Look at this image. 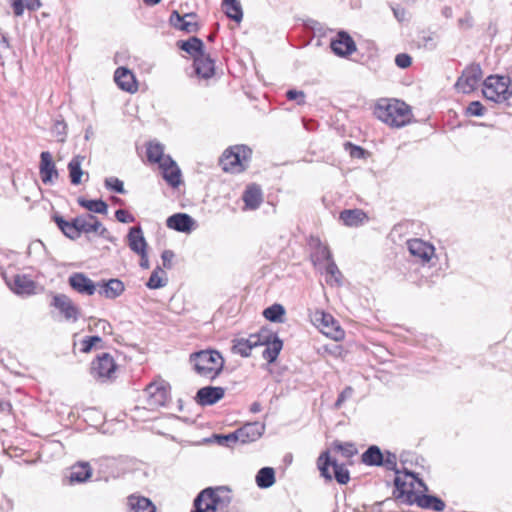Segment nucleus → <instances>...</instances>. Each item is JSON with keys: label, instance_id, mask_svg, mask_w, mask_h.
Listing matches in <instances>:
<instances>
[{"label": "nucleus", "instance_id": "39", "mask_svg": "<svg viewBox=\"0 0 512 512\" xmlns=\"http://www.w3.org/2000/svg\"><path fill=\"white\" fill-rule=\"evenodd\" d=\"M256 484L259 488L267 489L275 483V471L271 467L261 468L256 475Z\"/></svg>", "mask_w": 512, "mask_h": 512}, {"label": "nucleus", "instance_id": "50", "mask_svg": "<svg viewBox=\"0 0 512 512\" xmlns=\"http://www.w3.org/2000/svg\"><path fill=\"white\" fill-rule=\"evenodd\" d=\"M485 112L484 106L479 101L471 102L466 108V114L469 116H483Z\"/></svg>", "mask_w": 512, "mask_h": 512}, {"label": "nucleus", "instance_id": "2", "mask_svg": "<svg viewBox=\"0 0 512 512\" xmlns=\"http://www.w3.org/2000/svg\"><path fill=\"white\" fill-rule=\"evenodd\" d=\"M374 114L383 123L396 128L407 125L412 117L410 107L397 99H380Z\"/></svg>", "mask_w": 512, "mask_h": 512}, {"label": "nucleus", "instance_id": "14", "mask_svg": "<svg viewBox=\"0 0 512 512\" xmlns=\"http://www.w3.org/2000/svg\"><path fill=\"white\" fill-rule=\"evenodd\" d=\"M92 374L94 377L106 380L114 377L117 365L109 353H102L92 362Z\"/></svg>", "mask_w": 512, "mask_h": 512}, {"label": "nucleus", "instance_id": "20", "mask_svg": "<svg viewBox=\"0 0 512 512\" xmlns=\"http://www.w3.org/2000/svg\"><path fill=\"white\" fill-rule=\"evenodd\" d=\"M225 395L222 387L206 386L200 388L196 393V401L201 406H209L217 403Z\"/></svg>", "mask_w": 512, "mask_h": 512}, {"label": "nucleus", "instance_id": "29", "mask_svg": "<svg viewBox=\"0 0 512 512\" xmlns=\"http://www.w3.org/2000/svg\"><path fill=\"white\" fill-rule=\"evenodd\" d=\"M195 73L204 79H209L214 75V61L205 53H202L194 59Z\"/></svg>", "mask_w": 512, "mask_h": 512}, {"label": "nucleus", "instance_id": "1", "mask_svg": "<svg viewBox=\"0 0 512 512\" xmlns=\"http://www.w3.org/2000/svg\"><path fill=\"white\" fill-rule=\"evenodd\" d=\"M411 478L409 484L402 480V477L397 475L394 480L396 489L399 491L398 497L406 495V500L410 504H416L418 507L436 512H441L445 509V503L437 496L425 494L428 491L427 485L413 473H407L405 478Z\"/></svg>", "mask_w": 512, "mask_h": 512}, {"label": "nucleus", "instance_id": "59", "mask_svg": "<svg viewBox=\"0 0 512 512\" xmlns=\"http://www.w3.org/2000/svg\"><path fill=\"white\" fill-rule=\"evenodd\" d=\"M78 315L79 309L70 300L66 299V320L72 319L75 321Z\"/></svg>", "mask_w": 512, "mask_h": 512}, {"label": "nucleus", "instance_id": "13", "mask_svg": "<svg viewBox=\"0 0 512 512\" xmlns=\"http://www.w3.org/2000/svg\"><path fill=\"white\" fill-rule=\"evenodd\" d=\"M122 464L123 460L121 458L102 457L97 459L95 465L97 466L99 479L108 481L110 478L119 477L124 472L121 467Z\"/></svg>", "mask_w": 512, "mask_h": 512}, {"label": "nucleus", "instance_id": "3", "mask_svg": "<svg viewBox=\"0 0 512 512\" xmlns=\"http://www.w3.org/2000/svg\"><path fill=\"white\" fill-rule=\"evenodd\" d=\"M231 501V491L224 486L208 487L195 498V504L209 512H228Z\"/></svg>", "mask_w": 512, "mask_h": 512}, {"label": "nucleus", "instance_id": "33", "mask_svg": "<svg viewBox=\"0 0 512 512\" xmlns=\"http://www.w3.org/2000/svg\"><path fill=\"white\" fill-rule=\"evenodd\" d=\"M246 208L255 210L262 202V191L257 185H250L246 188L242 197Z\"/></svg>", "mask_w": 512, "mask_h": 512}, {"label": "nucleus", "instance_id": "52", "mask_svg": "<svg viewBox=\"0 0 512 512\" xmlns=\"http://www.w3.org/2000/svg\"><path fill=\"white\" fill-rule=\"evenodd\" d=\"M474 25L472 14L467 11L461 18L458 19V27L461 30L471 29Z\"/></svg>", "mask_w": 512, "mask_h": 512}, {"label": "nucleus", "instance_id": "10", "mask_svg": "<svg viewBox=\"0 0 512 512\" xmlns=\"http://www.w3.org/2000/svg\"><path fill=\"white\" fill-rule=\"evenodd\" d=\"M313 323L324 335L335 341H340L345 337L344 330L329 313L316 311L313 315Z\"/></svg>", "mask_w": 512, "mask_h": 512}, {"label": "nucleus", "instance_id": "48", "mask_svg": "<svg viewBox=\"0 0 512 512\" xmlns=\"http://www.w3.org/2000/svg\"><path fill=\"white\" fill-rule=\"evenodd\" d=\"M159 273H164V271L160 267H157L152 272V274L150 275V277L148 279V282L146 284L148 288L158 289V288L165 286L166 282L162 277H160Z\"/></svg>", "mask_w": 512, "mask_h": 512}, {"label": "nucleus", "instance_id": "4", "mask_svg": "<svg viewBox=\"0 0 512 512\" xmlns=\"http://www.w3.org/2000/svg\"><path fill=\"white\" fill-rule=\"evenodd\" d=\"M190 361L196 373L208 379H214L223 369L224 360L221 354L214 350H205L193 353Z\"/></svg>", "mask_w": 512, "mask_h": 512}, {"label": "nucleus", "instance_id": "41", "mask_svg": "<svg viewBox=\"0 0 512 512\" xmlns=\"http://www.w3.org/2000/svg\"><path fill=\"white\" fill-rule=\"evenodd\" d=\"M51 306V316L57 320L62 321L64 318V296L63 295H54L50 302Z\"/></svg>", "mask_w": 512, "mask_h": 512}, {"label": "nucleus", "instance_id": "17", "mask_svg": "<svg viewBox=\"0 0 512 512\" xmlns=\"http://www.w3.org/2000/svg\"><path fill=\"white\" fill-rule=\"evenodd\" d=\"M68 281L73 290L79 294L92 296L97 291V283L95 284L84 273H73Z\"/></svg>", "mask_w": 512, "mask_h": 512}, {"label": "nucleus", "instance_id": "40", "mask_svg": "<svg viewBox=\"0 0 512 512\" xmlns=\"http://www.w3.org/2000/svg\"><path fill=\"white\" fill-rule=\"evenodd\" d=\"M222 6L226 16L236 22L243 18V11L238 0H223Z\"/></svg>", "mask_w": 512, "mask_h": 512}, {"label": "nucleus", "instance_id": "61", "mask_svg": "<svg viewBox=\"0 0 512 512\" xmlns=\"http://www.w3.org/2000/svg\"><path fill=\"white\" fill-rule=\"evenodd\" d=\"M10 5L15 16L20 17L23 15L26 8V3L24 4L23 0H10Z\"/></svg>", "mask_w": 512, "mask_h": 512}, {"label": "nucleus", "instance_id": "56", "mask_svg": "<svg viewBox=\"0 0 512 512\" xmlns=\"http://www.w3.org/2000/svg\"><path fill=\"white\" fill-rule=\"evenodd\" d=\"M353 395V388L350 386H347L338 396L336 402H335V408L339 409L342 404L349 398H351Z\"/></svg>", "mask_w": 512, "mask_h": 512}, {"label": "nucleus", "instance_id": "16", "mask_svg": "<svg viewBox=\"0 0 512 512\" xmlns=\"http://www.w3.org/2000/svg\"><path fill=\"white\" fill-rule=\"evenodd\" d=\"M331 49L336 55L345 57L356 51V44L347 32L340 31L331 41Z\"/></svg>", "mask_w": 512, "mask_h": 512}, {"label": "nucleus", "instance_id": "34", "mask_svg": "<svg viewBox=\"0 0 512 512\" xmlns=\"http://www.w3.org/2000/svg\"><path fill=\"white\" fill-rule=\"evenodd\" d=\"M367 219V215L360 209L344 210L340 213V220L349 227L360 226Z\"/></svg>", "mask_w": 512, "mask_h": 512}, {"label": "nucleus", "instance_id": "36", "mask_svg": "<svg viewBox=\"0 0 512 512\" xmlns=\"http://www.w3.org/2000/svg\"><path fill=\"white\" fill-rule=\"evenodd\" d=\"M361 461L367 466H381L384 462V453L378 446L372 445L362 454Z\"/></svg>", "mask_w": 512, "mask_h": 512}, {"label": "nucleus", "instance_id": "37", "mask_svg": "<svg viewBox=\"0 0 512 512\" xmlns=\"http://www.w3.org/2000/svg\"><path fill=\"white\" fill-rule=\"evenodd\" d=\"M178 47L190 54L194 58L202 53H204V44L201 39L197 37H191L186 41H178Z\"/></svg>", "mask_w": 512, "mask_h": 512}, {"label": "nucleus", "instance_id": "46", "mask_svg": "<svg viewBox=\"0 0 512 512\" xmlns=\"http://www.w3.org/2000/svg\"><path fill=\"white\" fill-rule=\"evenodd\" d=\"M333 449L340 452L343 457L348 459L357 454V448L350 442L341 443L339 441H335L333 443Z\"/></svg>", "mask_w": 512, "mask_h": 512}, {"label": "nucleus", "instance_id": "53", "mask_svg": "<svg viewBox=\"0 0 512 512\" xmlns=\"http://www.w3.org/2000/svg\"><path fill=\"white\" fill-rule=\"evenodd\" d=\"M217 443L222 446H230V444L239 442V438L236 435V431L228 435L216 436Z\"/></svg>", "mask_w": 512, "mask_h": 512}, {"label": "nucleus", "instance_id": "54", "mask_svg": "<svg viewBox=\"0 0 512 512\" xmlns=\"http://www.w3.org/2000/svg\"><path fill=\"white\" fill-rule=\"evenodd\" d=\"M94 328L101 331L105 335H111L113 333L112 325L104 319H98L95 321Z\"/></svg>", "mask_w": 512, "mask_h": 512}, {"label": "nucleus", "instance_id": "9", "mask_svg": "<svg viewBox=\"0 0 512 512\" xmlns=\"http://www.w3.org/2000/svg\"><path fill=\"white\" fill-rule=\"evenodd\" d=\"M147 404L152 408L164 406L170 394V385L161 378L148 384L144 390Z\"/></svg>", "mask_w": 512, "mask_h": 512}, {"label": "nucleus", "instance_id": "55", "mask_svg": "<svg viewBox=\"0 0 512 512\" xmlns=\"http://www.w3.org/2000/svg\"><path fill=\"white\" fill-rule=\"evenodd\" d=\"M381 466H385L388 470H396L397 457L394 453L387 451L384 454V462Z\"/></svg>", "mask_w": 512, "mask_h": 512}, {"label": "nucleus", "instance_id": "35", "mask_svg": "<svg viewBox=\"0 0 512 512\" xmlns=\"http://www.w3.org/2000/svg\"><path fill=\"white\" fill-rule=\"evenodd\" d=\"M102 338L99 336H86L80 341L74 340L73 349L81 353H89L93 349L102 348Z\"/></svg>", "mask_w": 512, "mask_h": 512}, {"label": "nucleus", "instance_id": "21", "mask_svg": "<svg viewBox=\"0 0 512 512\" xmlns=\"http://www.w3.org/2000/svg\"><path fill=\"white\" fill-rule=\"evenodd\" d=\"M195 18V13H187L184 16H181L177 11H173L170 15V24L176 29L192 33L199 29L197 22L192 21V19Z\"/></svg>", "mask_w": 512, "mask_h": 512}, {"label": "nucleus", "instance_id": "38", "mask_svg": "<svg viewBox=\"0 0 512 512\" xmlns=\"http://www.w3.org/2000/svg\"><path fill=\"white\" fill-rule=\"evenodd\" d=\"M147 158L152 163L163 164L168 155L164 154V146L156 141H151L147 145Z\"/></svg>", "mask_w": 512, "mask_h": 512}, {"label": "nucleus", "instance_id": "63", "mask_svg": "<svg viewBox=\"0 0 512 512\" xmlns=\"http://www.w3.org/2000/svg\"><path fill=\"white\" fill-rule=\"evenodd\" d=\"M393 13L398 21L402 22V21L406 20V11L404 8L395 7V8H393Z\"/></svg>", "mask_w": 512, "mask_h": 512}, {"label": "nucleus", "instance_id": "26", "mask_svg": "<svg viewBox=\"0 0 512 512\" xmlns=\"http://www.w3.org/2000/svg\"><path fill=\"white\" fill-rule=\"evenodd\" d=\"M85 160V156L76 155L68 163L69 178L73 185H79L89 179L88 172H84L82 169V163Z\"/></svg>", "mask_w": 512, "mask_h": 512}, {"label": "nucleus", "instance_id": "49", "mask_svg": "<svg viewBox=\"0 0 512 512\" xmlns=\"http://www.w3.org/2000/svg\"><path fill=\"white\" fill-rule=\"evenodd\" d=\"M325 270H326V273L328 275L331 276V278L334 279V282L336 284H340V277H341V272L339 271L336 263L332 260H330L329 262L325 263Z\"/></svg>", "mask_w": 512, "mask_h": 512}, {"label": "nucleus", "instance_id": "23", "mask_svg": "<svg viewBox=\"0 0 512 512\" xmlns=\"http://www.w3.org/2000/svg\"><path fill=\"white\" fill-rule=\"evenodd\" d=\"M10 289L18 295H32L35 293V282L26 275L17 274L11 281H7Z\"/></svg>", "mask_w": 512, "mask_h": 512}, {"label": "nucleus", "instance_id": "60", "mask_svg": "<svg viewBox=\"0 0 512 512\" xmlns=\"http://www.w3.org/2000/svg\"><path fill=\"white\" fill-rule=\"evenodd\" d=\"M395 63L400 68H407L412 63V58L406 53H400L395 57Z\"/></svg>", "mask_w": 512, "mask_h": 512}, {"label": "nucleus", "instance_id": "27", "mask_svg": "<svg viewBox=\"0 0 512 512\" xmlns=\"http://www.w3.org/2000/svg\"><path fill=\"white\" fill-rule=\"evenodd\" d=\"M159 167L162 169L163 178L169 185L177 187L181 183V171L170 156H167L163 164Z\"/></svg>", "mask_w": 512, "mask_h": 512}, {"label": "nucleus", "instance_id": "43", "mask_svg": "<svg viewBox=\"0 0 512 512\" xmlns=\"http://www.w3.org/2000/svg\"><path fill=\"white\" fill-rule=\"evenodd\" d=\"M81 206L86 208L90 212L106 214L108 210L107 204L102 200H84L79 199Z\"/></svg>", "mask_w": 512, "mask_h": 512}, {"label": "nucleus", "instance_id": "47", "mask_svg": "<svg viewBox=\"0 0 512 512\" xmlns=\"http://www.w3.org/2000/svg\"><path fill=\"white\" fill-rule=\"evenodd\" d=\"M27 253L29 256L35 257L36 259L40 260L46 253V247L41 240H34L29 244L27 248Z\"/></svg>", "mask_w": 512, "mask_h": 512}, {"label": "nucleus", "instance_id": "11", "mask_svg": "<svg viewBox=\"0 0 512 512\" xmlns=\"http://www.w3.org/2000/svg\"><path fill=\"white\" fill-rule=\"evenodd\" d=\"M270 334L268 328H262L259 332L251 334L248 338H238L233 341L232 350L235 354L248 357L253 348L259 346L260 342H267Z\"/></svg>", "mask_w": 512, "mask_h": 512}, {"label": "nucleus", "instance_id": "7", "mask_svg": "<svg viewBox=\"0 0 512 512\" xmlns=\"http://www.w3.org/2000/svg\"><path fill=\"white\" fill-rule=\"evenodd\" d=\"M74 230L76 233H97L98 235L107 238L108 230L102 223L92 214H85L76 217L72 222L66 221V237L74 239L75 236L68 232Z\"/></svg>", "mask_w": 512, "mask_h": 512}, {"label": "nucleus", "instance_id": "42", "mask_svg": "<svg viewBox=\"0 0 512 512\" xmlns=\"http://www.w3.org/2000/svg\"><path fill=\"white\" fill-rule=\"evenodd\" d=\"M285 314V309L281 304H273L263 311V315L271 322H282V317Z\"/></svg>", "mask_w": 512, "mask_h": 512}, {"label": "nucleus", "instance_id": "24", "mask_svg": "<svg viewBox=\"0 0 512 512\" xmlns=\"http://www.w3.org/2000/svg\"><path fill=\"white\" fill-rule=\"evenodd\" d=\"M195 224L194 219L186 213H176L166 220L168 228L182 233H189Z\"/></svg>", "mask_w": 512, "mask_h": 512}, {"label": "nucleus", "instance_id": "19", "mask_svg": "<svg viewBox=\"0 0 512 512\" xmlns=\"http://www.w3.org/2000/svg\"><path fill=\"white\" fill-rule=\"evenodd\" d=\"M114 81L123 91L135 93L138 90L134 73L125 67H118L116 69L114 73Z\"/></svg>", "mask_w": 512, "mask_h": 512}, {"label": "nucleus", "instance_id": "8", "mask_svg": "<svg viewBox=\"0 0 512 512\" xmlns=\"http://www.w3.org/2000/svg\"><path fill=\"white\" fill-rule=\"evenodd\" d=\"M509 79L503 76H489L483 83V95L493 102H502L509 99L512 91L508 86Z\"/></svg>", "mask_w": 512, "mask_h": 512}, {"label": "nucleus", "instance_id": "6", "mask_svg": "<svg viewBox=\"0 0 512 512\" xmlns=\"http://www.w3.org/2000/svg\"><path fill=\"white\" fill-rule=\"evenodd\" d=\"M317 466L321 476L327 480H332L334 477L339 484H347L350 480L348 469L344 464H339L335 459H332L329 455V451H324L320 454L317 460Z\"/></svg>", "mask_w": 512, "mask_h": 512}, {"label": "nucleus", "instance_id": "51", "mask_svg": "<svg viewBox=\"0 0 512 512\" xmlns=\"http://www.w3.org/2000/svg\"><path fill=\"white\" fill-rule=\"evenodd\" d=\"M105 185L108 189L117 193H125L123 182L116 177H109L105 180Z\"/></svg>", "mask_w": 512, "mask_h": 512}, {"label": "nucleus", "instance_id": "22", "mask_svg": "<svg viewBox=\"0 0 512 512\" xmlns=\"http://www.w3.org/2000/svg\"><path fill=\"white\" fill-rule=\"evenodd\" d=\"M268 333L270 334L269 340L267 342H260L259 346H264L262 357L267 360L268 363H273L277 359L283 347V343L270 329H268Z\"/></svg>", "mask_w": 512, "mask_h": 512}, {"label": "nucleus", "instance_id": "5", "mask_svg": "<svg viewBox=\"0 0 512 512\" xmlns=\"http://www.w3.org/2000/svg\"><path fill=\"white\" fill-rule=\"evenodd\" d=\"M251 154V149L246 145L231 146L223 152L220 165L226 172L240 173L248 166Z\"/></svg>", "mask_w": 512, "mask_h": 512}, {"label": "nucleus", "instance_id": "64", "mask_svg": "<svg viewBox=\"0 0 512 512\" xmlns=\"http://www.w3.org/2000/svg\"><path fill=\"white\" fill-rule=\"evenodd\" d=\"M138 255L140 256V266L144 269H148L149 268V259H148L147 250L143 251V253H138Z\"/></svg>", "mask_w": 512, "mask_h": 512}, {"label": "nucleus", "instance_id": "30", "mask_svg": "<svg viewBox=\"0 0 512 512\" xmlns=\"http://www.w3.org/2000/svg\"><path fill=\"white\" fill-rule=\"evenodd\" d=\"M128 246L136 254L147 250V242L140 226L131 227L128 235Z\"/></svg>", "mask_w": 512, "mask_h": 512}, {"label": "nucleus", "instance_id": "18", "mask_svg": "<svg viewBox=\"0 0 512 512\" xmlns=\"http://www.w3.org/2000/svg\"><path fill=\"white\" fill-rule=\"evenodd\" d=\"M265 431V425L260 422L246 423L236 430L240 443H249L258 440Z\"/></svg>", "mask_w": 512, "mask_h": 512}, {"label": "nucleus", "instance_id": "44", "mask_svg": "<svg viewBox=\"0 0 512 512\" xmlns=\"http://www.w3.org/2000/svg\"><path fill=\"white\" fill-rule=\"evenodd\" d=\"M438 35L435 32L423 33L418 40V46L426 50H435L438 46Z\"/></svg>", "mask_w": 512, "mask_h": 512}, {"label": "nucleus", "instance_id": "15", "mask_svg": "<svg viewBox=\"0 0 512 512\" xmlns=\"http://www.w3.org/2000/svg\"><path fill=\"white\" fill-rule=\"evenodd\" d=\"M407 248L410 254L419 259L423 264L430 262L435 256L434 246L422 239L415 238L408 240Z\"/></svg>", "mask_w": 512, "mask_h": 512}, {"label": "nucleus", "instance_id": "12", "mask_svg": "<svg viewBox=\"0 0 512 512\" xmlns=\"http://www.w3.org/2000/svg\"><path fill=\"white\" fill-rule=\"evenodd\" d=\"M483 77L479 64H471L466 67L456 81L455 87L462 93L468 94L474 91Z\"/></svg>", "mask_w": 512, "mask_h": 512}, {"label": "nucleus", "instance_id": "28", "mask_svg": "<svg viewBox=\"0 0 512 512\" xmlns=\"http://www.w3.org/2000/svg\"><path fill=\"white\" fill-rule=\"evenodd\" d=\"M128 512H156V507L149 498L132 494L127 497Z\"/></svg>", "mask_w": 512, "mask_h": 512}, {"label": "nucleus", "instance_id": "45", "mask_svg": "<svg viewBox=\"0 0 512 512\" xmlns=\"http://www.w3.org/2000/svg\"><path fill=\"white\" fill-rule=\"evenodd\" d=\"M312 260L315 265L327 263L332 260V254L326 245L319 243L314 253L312 254Z\"/></svg>", "mask_w": 512, "mask_h": 512}, {"label": "nucleus", "instance_id": "25", "mask_svg": "<svg viewBox=\"0 0 512 512\" xmlns=\"http://www.w3.org/2000/svg\"><path fill=\"white\" fill-rule=\"evenodd\" d=\"M124 290L125 286L119 279H110L108 281H100L97 283L98 294L107 299H115L119 297Z\"/></svg>", "mask_w": 512, "mask_h": 512}, {"label": "nucleus", "instance_id": "32", "mask_svg": "<svg viewBox=\"0 0 512 512\" xmlns=\"http://www.w3.org/2000/svg\"><path fill=\"white\" fill-rule=\"evenodd\" d=\"M40 175L42 181L47 184L52 181L53 177H57L58 173L55 169L52 155L48 151H44L40 155Z\"/></svg>", "mask_w": 512, "mask_h": 512}, {"label": "nucleus", "instance_id": "58", "mask_svg": "<svg viewBox=\"0 0 512 512\" xmlns=\"http://www.w3.org/2000/svg\"><path fill=\"white\" fill-rule=\"evenodd\" d=\"M116 219L121 223H132L135 221V217L124 209H119L115 212Z\"/></svg>", "mask_w": 512, "mask_h": 512}, {"label": "nucleus", "instance_id": "57", "mask_svg": "<svg viewBox=\"0 0 512 512\" xmlns=\"http://www.w3.org/2000/svg\"><path fill=\"white\" fill-rule=\"evenodd\" d=\"M286 97L288 100H296L299 105H303L305 103V94L303 91L299 90H288L286 92Z\"/></svg>", "mask_w": 512, "mask_h": 512}, {"label": "nucleus", "instance_id": "31", "mask_svg": "<svg viewBox=\"0 0 512 512\" xmlns=\"http://www.w3.org/2000/svg\"><path fill=\"white\" fill-rule=\"evenodd\" d=\"M92 476V468L89 462H78L71 466L69 482L70 483H84Z\"/></svg>", "mask_w": 512, "mask_h": 512}, {"label": "nucleus", "instance_id": "62", "mask_svg": "<svg viewBox=\"0 0 512 512\" xmlns=\"http://www.w3.org/2000/svg\"><path fill=\"white\" fill-rule=\"evenodd\" d=\"M173 257H174V253L171 250H165L162 252L161 258H162L163 266L165 268L171 267V262H172Z\"/></svg>", "mask_w": 512, "mask_h": 512}]
</instances>
